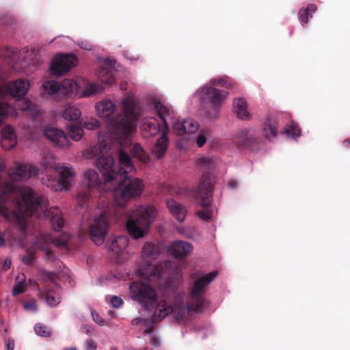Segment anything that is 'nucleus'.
Segmentation results:
<instances>
[{
	"label": "nucleus",
	"instance_id": "a211bd4d",
	"mask_svg": "<svg viewBox=\"0 0 350 350\" xmlns=\"http://www.w3.org/2000/svg\"><path fill=\"white\" fill-rule=\"evenodd\" d=\"M193 250L192 245L183 241H174L169 247L170 253L176 258H180L189 256Z\"/></svg>",
	"mask_w": 350,
	"mask_h": 350
},
{
	"label": "nucleus",
	"instance_id": "e433bc0d",
	"mask_svg": "<svg viewBox=\"0 0 350 350\" xmlns=\"http://www.w3.org/2000/svg\"><path fill=\"white\" fill-rule=\"evenodd\" d=\"M70 137L74 141H79L83 135V130L77 124H71L68 126Z\"/></svg>",
	"mask_w": 350,
	"mask_h": 350
},
{
	"label": "nucleus",
	"instance_id": "13d9d810",
	"mask_svg": "<svg viewBox=\"0 0 350 350\" xmlns=\"http://www.w3.org/2000/svg\"><path fill=\"white\" fill-rule=\"evenodd\" d=\"M228 186L232 189H236L237 187H238V182L236 180H230L228 182Z\"/></svg>",
	"mask_w": 350,
	"mask_h": 350
},
{
	"label": "nucleus",
	"instance_id": "58836bf2",
	"mask_svg": "<svg viewBox=\"0 0 350 350\" xmlns=\"http://www.w3.org/2000/svg\"><path fill=\"white\" fill-rule=\"evenodd\" d=\"M46 301L50 306H56L60 302L59 297L53 291H49L45 295Z\"/></svg>",
	"mask_w": 350,
	"mask_h": 350
},
{
	"label": "nucleus",
	"instance_id": "338daca9",
	"mask_svg": "<svg viewBox=\"0 0 350 350\" xmlns=\"http://www.w3.org/2000/svg\"><path fill=\"white\" fill-rule=\"evenodd\" d=\"M142 321H143V319H141V318H136V319H133L132 320L131 323H132V325H138L140 322H142Z\"/></svg>",
	"mask_w": 350,
	"mask_h": 350
},
{
	"label": "nucleus",
	"instance_id": "20e7f679",
	"mask_svg": "<svg viewBox=\"0 0 350 350\" xmlns=\"http://www.w3.org/2000/svg\"><path fill=\"white\" fill-rule=\"evenodd\" d=\"M132 299L138 301L147 310H152L153 322L161 321L172 312V308L165 301L158 302L156 291L149 284L135 281L130 284Z\"/></svg>",
	"mask_w": 350,
	"mask_h": 350
},
{
	"label": "nucleus",
	"instance_id": "5fc2aeb1",
	"mask_svg": "<svg viewBox=\"0 0 350 350\" xmlns=\"http://www.w3.org/2000/svg\"><path fill=\"white\" fill-rule=\"evenodd\" d=\"M81 330L88 335H91L94 332V329L89 325H83L81 326Z\"/></svg>",
	"mask_w": 350,
	"mask_h": 350
},
{
	"label": "nucleus",
	"instance_id": "aec40b11",
	"mask_svg": "<svg viewBox=\"0 0 350 350\" xmlns=\"http://www.w3.org/2000/svg\"><path fill=\"white\" fill-rule=\"evenodd\" d=\"M166 205L172 215L179 222H183L186 217L187 211L184 206L172 198L167 199Z\"/></svg>",
	"mask_w": 350,
	"mask_h": 350
},
{
	"label": "nucleus",
	"instance_id": "ddd939ff",
	"mask_svg": "<svg viewBox=\"0 0 350 350\" xmlns=\"http://www.w3.org/2000/svg\"><path fill=\"white\" fill-rule=\"evenodd\" d=\"M39 173V168L30 163L17 164L16 167L9 171L8 175L11 180L18 181L26 180Z\"/></svg>",
	"mask_w": 350,
	"mask_h": 350
},
{
	"label": "nucleus",
	"instance_id": "b1692460",
	"mask_svg": "<svg viewBox=\"0 0 350 350\" xmlns=\"http://www.w3.org/2000/svg\"><path fill=\"white\" fill-rule=\"evenodd\" d=\"M247 106V103L244 98H236L234 99L233 109L239 118L247 120L250 117Z\"/></svg>",
	"mask_w": 350,
	"mask_h": 350
},
{
	"label": "nucleus",
	"instance_id": "69168bd1",
	"mask_svg": "<svg viewBox=\"0 0 350 350\" xmlns=\"http://www.w3.org/2000/svg\"><path fill=\"white\" fill-rule=\"evenodd\" d=\"M5 166L3 159L0 157V173L5 170Z\"/></svg>",
	"mask_w": 350,
	"mask_h": 350
},
{
	"label": "nucleus",
	"instance_id": "09e8293b",
	"mask_svg": "<svg viewBox=\"0 0 350 350\" xmlns=\"http://www.w3.org/2000/svg\"><path fill=\"white\" fill-rule=\"evenodd\" d=\"M78 46L83 50L91 51L94 48V45L88 40H82L78 42Z\"/></svg>",
	"mask_w": 350,
	"mask_h": 350
},
{
	"label": "nucleus",
	"instance_id": "c85d7f7f",
	"mask_svg": "<svg viewBox=\"0 0 350 350\" xmlns=\"http://www.w3.org/2000/svg\"><path fill=\"white\" fill-rule=\"evenodd\" d=\"M80 110L75 106L68 105L63 112V118L68 121L75 122L81 116Z\"/></svg>",
	"mask_w": 350,
	"mask_h": 350
},
{
	"label": "nucleus",
	"instance_id": "774afa93",
	"mask_svg": "<svg viewBox=\"0 0 350 350\" xmlns=\"http://www.w3.org/2000/svg\"><path fill=\"white\" fill-rule=\"evenodd\" d=\"M343 144L347 148H350V139H347L343 141Z\"/></svg>",
	"mask_w": 350,
	"mask_h": 350
},
{
	"label": "nucleus",
	"instance_id": "6e6d98bb",
	"mask_svg": "<svg viewBox=\"0 0 350 350\" xmlns=\"http://www.w3.org/2000/svg\"><path fill=\"white\" fill-rule=\"evenodd\" d=\"M53 243L57 247H64L67 244L66 241L60 240L59 239H54Z\"/></svg>",
	"mask_w": 350,
	"mask_h": 350
},
{
	"label": "nucleus",
	"instance_id": "c03bdc74",
	"mask_svg": "<svg viewBox=\"0 0 350 350\" xmlns=\"http://www.w3.org/2000/svg\"><path fill=\"white\" fill-rule=\"evenodd\" d=\"M25 291V286L22 282H17L13 287L12 295L14 296L19 295Z\"/></svg>",
	"mask_w": 350,
	"mask_h": 350
},
{
	"label": "nucleus",
	"instance_id": "6ab92c4d",
	"mask_svg": "<svg viewBox=\"0 0 350 350\" xmlns=\"http://www.w3.org/2000/svg\"><path fill=\"white\" fill-rule=\"evenodd\" d=\"M1 135V146L4 150H10L17 144L16 135L12 126H5L2 129Z\"/></svg>",
	"mask_w": 350,
	"mask_h": 350
},
{
	"label": "nucleus",
	"instance_id": "f3484780",
	"mask_svg": "<svg viewBox=\"0 0 350 350\" xmlns=\"http://www.w3.org/2000/svg\"><path fill=\"white\" fill-rule=\"evenodd\" d=\"M198 123L193 119L176 120L173 122V131L177 135H182L186 133H193L198 129Z\"/></svg>",
	"mask_w": 350,
	"mask_h": 350
},
{
	"label": "nucleus",
	"instance_id": "603ef678",
	"mask_svg": "<svg viewBox=\"0 0 350 350\" xmlns=\"http://www.w3.org/2000/svg\"><path fill=\"white\" fill-rule=\"evenodd\" d=\"M92 319L96 323H97L100 325H103L105 323L104 319L101 318V317L100 316V314L98 313H97L96 312H92Z\"/></svg>",
	"mask_w": 350,
	"mask_h": 350
},
{
	"label": "nucleus",
	"instance_id": "e2e57ef3",
	"mask_svg": "<svg viewBox=\"0 0 350 350\" xmlns=\"http://www.w3.org/2000/svg\"><path fill=\"white\" fill-rule=\"evenodd\" d=\"M46 276L47 277V278L51 281H54L56 280L57 278V275L56 273H53V272H47L46 273Z\"/></svg>",
	"mask_w": 350,
	"mask_h": 350
},
{
	"label": "nucleus",
	"instance_id": "3c124183",
	"mask_svg": "<svg viewBox=\"0 0 350 350\" xmlns=\"http://www.w3.org/2000/svg\"><path fill=\"white\" fill-rule=\"evenodd\" d=\"M206 137L204 134L200 133L196 137V143L198 147H202L206 143Z\"/></svg>",
	"mask_w": 350,
	"mask_h": 350
},
{
	"label": "nucleus",
	"instance_id": "4c0bfd02",
	"mask_svg": "<svg viewBox=\"0 0 350 350\" xmlns=\"http://www.w3.org/2000/svg\"><path fill=\"white\" fill-rule=\"evenodd\" d=\"M119 157L120 165H123L124 167L127 169H129L130 170H131L133 168L131 158L126 152L120 150Z\"/></svg>",
	"mask_w": 350,
	"mask_h": 350
},
{
	"label": "nucleus",
	"instance_id": "49530a36",
	"mask_svg": "<svg viewBox=\"0 0 350 350\" xmlns=\"http://www.w3.org/2000/svg\"><path fill=\"white\" fill-rule=\"evenodd\" d=\"M25 309L36 312L38 310V306L36 302L34 300L26 301L23 305Z\"/></svg>",
	"mask_w": 350,
	"mask_h": 350
},
{
	"label": "nucleus",
	"instance_id": "f704fd0d",
	"mask_svg": "<svg viewBox=\"0 0 350 350\" xmlns=\"http://www.w3.org/2000/svg\"><path fill=\"white\" fill-rule=\"evenodd\" d=\"M131 153L133 157H137L144 163L149 161L148 154L144 151L139 144H134L131 149Z\"/></svg>",
	"mask_w": 350,
	"mask_h": 350
},
{
	"label": "nucleus",
	"instance_id": "c9c22d12",
	"mask_svg": "<svg viewBox=\"0 0 350 350\" xmlns=\"http://www.w3.org/2000/svg\"><path fill=\"white\" fill-rule=\"evenodd\" d=\"M90 189L85 187L82 191L79 192L77 196V202L78 206L83 208L86 205L87 202H88L90 198Z\"/></svg>",
	"mask_w": 350,
	"mask_h": 350
},
{
	"label": "nucleus",
	"instance_id": "a18cd8bd",
	"mask_svg": "<svg viewBox=\"0 0 350 350\" xmlns=\"http://www.w3.org/2000/svg\"><path fill=\"white\" fill-rule=\"evenodd\" d=\"M100 124L97 120H92L91 121H86L83 124V126L89 130H94L100 127Z\"/></svg>",
	"mask_w": 350,
	"mask_h": 350
},
{
	"label": "nucleus",
	"instance_id": "5701e85b",
	"mask_svg": "<svg viewBox=\"0 0 350 350\" xmlns=\"http://www.w3.org/2000/svg\"><path fill=\"white\" fill-rule=\"evenodd\" d=\"M169 144V139L165 133H162L161 136L157 140L152 148V153L160 159L163 157Z\"/></svg>",
	"mask_w": 350,
	"mask_h": 350
},
{
	"label": "nucleus",
	"instance_id": "393cba45",
	"mask_svg": "<svg viewBox=\"0 0 350 350\" xmlns=\"http://www.w3.org/2000/svg\"><path fill=\"white\" fill-rule=\"evenodd\" d=\"M143 126L150 135H154L159 131L165 133V131L167 130V126L166 128L162 126V122H159L157 119L152 118L146 120Z\"/></svg>",
	"mask_w": 350,
	"mask_h": 350
},
{
	"label": "nucleus",
	"instance_id": "2f4dec72",
	"mask_svg": "<svg viewBox=\"0 0 350 350\" xmlns=\"http://www.w3.org/2000/svg\"><path fill=\"white\" fill-rule=\"evenodd\" d=\"M85 177L88 180V187L92 189L100 186V181L98 173L94 170H88L85 172Z\"/></svg>",
	"mask_w": 350,
	"mask_h": 350
},
{
	"label": "nucleus",
	"instance_id": "f8f14e48",
	"mask_svg": "<svg viewBox=\"0 0 350 350\" xmlns=\"http://www.w3.org/2000/svg\"><path fill=\"white\" fill-rule=\"evenodd\" d=\"M77 63L75 55H57L51 62V72L55 76H61L68 72Z\"/></svg>",
	"mask_w": 350,
	"mask_h": 350
},
{
	"label": "nucleus",
	"instance_id": "4d7b16f0",
	"mask_svg": "<svg viewBox=\"0 0 350 350\" xmlns=\"http://www.w3.org/2000/svg\"><path fill=\"white\" fill-rule=\"evenodd\" d=\"M6 350H14V341L12 339H8L6 340Z\"/></svg>",
	"mask_w": 350,
	"mask_h": 350
},
{
	"label": "nucleus",
	"instance_id": "37998d69",
	"mask_svg": "<svg viewBox=\"0 0 350 350\" xmlns=\"http://www.w3.org/2000/svg\"><path fill=\"white\" fill-rule=\"evenodd\" d=\"M197 163L200 166L205 167L209 170L214 167L213 160L208 157L200 158L198 159Z\"/></svg>",
	"mask_w": 350,
	"mask_h": 350
},
{
	"label": "nucleus",
	"instance_id": "473e14b6",
	"mask_svg": "<svg viewBox=\"0 0 350 350\" xmlns=\"http://www.w3.org/2000/svg\"><path fill=\"white\" fill-rule=\"evenodd\" d=\"M44 94L53 95L55 94H60L61 88L59 83L56 81L51 80L44 81L42 84Z\"/></svg>",
	"mask_w": 350,
	"mask_h": 350
},
{
	"label": "nucleus",
	"instance_id": "052dcab7",
	"mask_svg": "<svg viewBox=\"0 0 350 350\" xmlns=\"http://www.w3.org/2000/svg\"><path fill=\"white\" fill-rule=\"evenodd\" d=\"M10 267H11V260L10 259H6L4 261V263L3 265V271H8V269H10Z\"/></svg>",
	"mask_w": 350,
	"mask_h": 350
},
{
	"label": "nucleus",
	"instance_id": "ea45409f",
	"mask_svg": "<svg viewBox=\"0 0 350 350\" xmlns=\"http://www.w3.org/2000/svg\"><path fill=\"white\" fill-rule=\"evenodd\" d=\"M212 85H219L225 88H230L233 86L232 81L228 78L213 79L211 81Z\"/></svg>",
	"mask_w": 350,
	"mask_h": 350
},
{
	"label": "nucleus",
	"instance_id": "cd10ccee",
	"mask_svg": "<svg viewBox=\"0 0 350 350\" xmlns=\"http://www.w3.org/2000/svg\"><path fill=\"white\" fill-rule=\"evenodd\" d=\"M97 75L100 81L106 84L111 85L115 81L112 70L106 66L100 67Z\"/></svg>",
	"mask_w": 350,
	"mask_h": 350
},
{
	"label": "nucleus",
	"instance_id": "f03ea898",
	"mask_svg": "<svg viewBox=\"0 0 350 350\" xmlns=\"http://www.w3.org/2000/svg\"><path fill=\"white\" fill-rule=\"evenodd\" d=\"M84 157L86 159L98 157L95 165L102 174L105 184L117 182V186L113 191L117 206H124L130 200L142 193L144 187L142 180L129 176L126 170L115 165L114 159L109 153L103 151L100 145L92 148Z\"/></svg>",
	"mask_w": 350,
	"mask_h": 350
},
{
	"label": "nucleus",
	"instance_id": "6e6552de",
	"mask_svg": "<svg viewBox=\"0 0 350 350\" xmlns=\"http://www.w3.org/2000/svg\"><path fill=\"white\" fill-rule=\"evenodd\" d=\"M29 88V83L27 80L18 79L9 81L6 84L0 83V97L10 95L15 98L24 97ZM12 107L5 102L0 101V125L12 111Z\"/></svg>",
	"mask_w": 350,
	"mask_h": 350
},
{
	"label": "nucleus",
	"instance_id": "423d86ee",
	"mask_svg": "<svg viewBox=\"0 0 350 350\" xmlns=\"http://www.w3.org/2000/svg\"><path fill=\"white\" fill-rule=\"evenodd\" d=\"M214 177L208 172H204L200 179L199 184L196 189V200L204 208L198 211L196 214L202 219L208 221L211 218L212 213L209 209L211 199L213 193Z\"/></svg>",
	"mask_w": 350,
	"mask_h": 350
},
{
	"label": "nucleus",
	"instance_id": "de8ad7c7",
	"mask_svg": "<svg viewBox=\"0 0 350 350\" xmlns=\"http://www.w3.org/2000/svg\"><path fill=\"white\" fill-rule=\"evenodd\" d=\"M97 92L96 87L94 84L90 85L85 91L82 92L81 96L83 97L89 96Z\"/></svg>",
	"mask_w": 350,
	"mask_h": 350
},
{
	"label": "nucleus",
	"instance_id": "a878e982",
	"mask_svg": "<svg viewBox=\"0 0 350 350\" xmlns=\"http://www.w3.org/2000/svg\"><path fill=\"white\" fill-rule=\"evenodd\" d=\"M129 239L126 236L115 237L109 245V250L116 254H120L128 245Z\"/></svg>",
	"mask_w": 350,
	"mask_h": 350
},
{
	"label": "nucleus",
	"instance_id": "1a4fd4ad",
	"mask_svg": "<svg viewBox=\"0 0 350 350\" xmlns=\"http://www.w3.org/2000/svg\"><path fill=\"white\" fill-rule=\"evenodd\" d=\"M159 254V249L157 245L150 243L144 244L142 248V256L146 262L141 265L137 271V274L148 280L150 278L160 277V269L156 265L150 262L152 260L155 259Z\"/></svg>",
	"mask_w": 350,
	"mask_h": 350
},
{
	"label": "nucleus",
	"instance_id": "8fccbe9b",
	"mask_svg": "<svg viewBox=\"0 0 350 350\" xmlns=\"http://www.w3.org/2000/svg\"><path fill=\"white\" fill-rule=\"evenodd\" d=\"M110 302L113 308H119L123 304V300L118 296H112Z\"/></svg>",
	"mask_w": 350,
	"mask_h": 350
},
{
	"label": "nucleus",
	"instance_id": "bf43d9fd",
	"mask_svg": "<svg viewBox=\"0 0 350 350\" xmlns=\"http://www.w3.org/2000/svg\"><path fill=\"white\" fill-rule=\"evenodd\" d=\"M23 262H26L27 264H31L33 261V256L32 254L28 256H24L23 258Z\"/></svg>",
	"mask_w": 350,
	"mask_h": 350
},
{
	"label": "nucleus",
	"instance_id": "79ce46f5",
	"mask_svg": "<svg viewBox=\"0 0 350 350\" xmlns=\"http://www.w3.org/2000/svg\"><path fill=\"white\" fill-rule=\"evenodd\" d=\"M34 330L36 334L40 336L48 337L51 336V332L49 329L42 324L37 323L34 327Z\"/></svg>",
	"mask_w": 350,
	"mask_h": 350
},
{
	"label": "nucleus",
	"instance_id": "4468645a",
	"mask_svg": "<svg viewBox=\"0 0 350 350\" xmlns=\"http://www.w3.org/2000/svg\"><path fill=\"white\" fill-rule=\"evenodd\" d=\"M260 140L254 130H245L240 132L234 139L238 146L255 151L258 149Z\"/></svg>",
	"mask_w": 350,
	"mask_h": 350
},
{
	"label": "nucleus",
	"instance_id": "4be33fe9",
	"mask_svg": "<svg viewBox=\"0 0 350 350\" xmlns=\"http://www.w3.org/2000/svg\"><path fill=\"white\" fill-rule=\"evenodd\" d=\"M24 53V51H18L16 49L8 48L6 49L5 56L10 59L9 63L14 69H20L22 67L21 63L24 61L23 56Z\"/></svg>",
	"mask_w": 350,
	"mask_h": 350
},
{
	"label": "nucleus",
	"instance_id": "39448f33",
	"mask_svg": "<svg viewBox=\"0 0 350 350\" xmlns=\"http://www.w3.org/2000/svg\"><path fill=\"white\" fill-rule=\"evenodd\" d=\"M155 217L156 209L153 206H137L126 222L129 234L135 239L143 237Z\"/></svg>",
	"mask_w": 350,
	"mask_h": 350
},
{
	"label": "nucleus",
	"instance_id": "864d4df0",
	"mask_svg": "<svg viewBox=\"0 0 350 350\" xmlns=\"http://www.w3.org/2000/svg\"><path fill=\"white\" fill-rule=\"evenodd\" d=\"M96 348H97V345L93 340L88 339L86 341V342H85L86 350H96Z\"/></svg>",
	"mask_w": 350,
	"mask_h": 350
},
{
	"label": "nucleus",
	"instance_id": "2eb2a0df",
	"mask_svg": "<svg viewBox=\"0 0 350 350\" xmlns=\"http://www.w3.org/2000/svg\"><path fill=\"white\" fill-rule=\"evenodd\" d=\"M58 175L57 183L59 190H68L71 186V181L75 175V170L70 166L58 165L55 167Z\"/></svg>",
	"mask_w": 350,
	"mask_h": 350
},
{
	"label": "nucleus",
	"instance_id": "dca6fc26",
	"mask_svg": "<svg viewBox=\"0 0 350 350\" xmlns=\"http://www.w3.org/2000/svg\"><path fill=\"white\" fill-rule=\"evenodd\" d=\"M43 134L58 147L67 148L70 145L68 136L62 130L52 127L46 128L43 130Z\"/></svg>",
	"mask_w": 350,
	"mask_h": 350
},
{
	"label": "nucleus",
	"instance_id": "9d476101",
	"mask_svg": "<svg viewBox=\"0 0 350 350\" xmlns=\"http://www.w3.org/2000/svg\"><path fill=\"white\" fill-rule=\"evenodd\" d=\"M205 94L212 105L211 109H206V116L209 118H216L219 113V107L226 99L228 93L226 91L209 86L206 88Z\"/></svg>",
	"mask_w": 350,
	"mask_h": 350
},
{
	"label": "nucleus",
	"instance_id": "c756f323",
	"mask_svg": "<svg viewBox=\"0 0 350 350\" xmlns=\"http://www.w3.org/2000/svg\"><path fill=\"white\" fill-rule=\"evenodd\" d=\"M154 109L157 111L161 121L162 122V126L166 128V117L170 116V109L167 106L163 105L159 101L155 102Z\"/></svg>",
	"mask_w": 350,
	"mask_h": 350
},
{
	"label": "nucleus",
	"instance_id": "a19ab883",
	"mask_svg": "<svg viewBox=\"0 0 350 350\" xmlns=\"http://www.w3.org/2000/svg\"><path fill=\"white\" fill-rule=\"evenodd\" d=\"M285 133L293 138H296L300 135L301 130L298 125L295 122H291V124L285 129Z\"/></svg>",
	"mask_w": 350,
	"mask_h": 350
},
{
	"label": "nucleus",
	"instance_id": "72a5a7b5",
	"mask_svg": "<svg viewBox=\"0 0 350 350\" xmlns=\"http://www.w3.org/2000/svg\"><path fill=\"white\" fill-rule=\"evenodd\" d=\"M317 8L314 4H309L305 8H301L299 11V18L302 23H307L309 17H312V14L315 12Z\"/></svg>",
	"mask_w": 350,
	"mask_h": 350
},
{
	"label": "nucleus",
	"instance_id": "7ed1b4c3",
	"mask_svg": "<svg viewBox=\"0 0 350 350\" xmlns=\"http://www.w3.org/2000/svg\"><path fill=\"white\" fill-rule=\"evenodd\" d=\"M116 109V105L108 99L101 100L96 105L98 116L107 120L111 132L117 135H129L136 129L140 113L139 104L132 99H125L122 103V112L112 116Z\"/></svg>",
	"mask_w": 350,
	"mask_h": 350
},
{
	"label": "nucleus",
	"instance_id": "0e129e2a",
	"mask_svg": "<svg viewBox=\"0 0 350 350\" xmlns=\"http://www.w3.org/2000/svg\"><path fill=\"white\" fill-rule=\"evenodd\" d=\"M40 163L43 165V167L46 169L48 167H51V161H45V159H43L40 161Z\"/></svg>",
	"mask_w": 350,
	"mask_h": 350
},
{
	"label": "nucleus",
	"instance_id": "680f3d73",
	"mask_svg": "<svg viewBox=\"0 0 350 350\" xmlns=\"http://www.w3.org/2000/svg\"><path fill=\"white\" fill-rule=\"evenodd\" d=\"M5 237L6 233L0 232V247H3L5 245Z\"/></svg>",
	"mask_w": 350,
	"mask_h": 350
},
{
	"label": "nucleus",
	"instance_id": "0eeeda50",
	"mask_svg": "<svg viewBox=\"0 0 350 350\" xmlns=\"http://www.w3.org/2000/svg\"><path fill=\"white\" fill-rule=\"evenodd\" d=\"M217 275V271H212L195 280L190 293V302L187 304L189 311L202 312L208 307V302L204 297L206 288Z\"/></svg>",
	"mask_w": 350,
	"mask_h": 350
},
{
	"label": "nucleus",
	"instance_id": "9b49d317",
	"mask_svg": "<svg viewBox=\"0 0 350 350\" xmlns=\"http://www.w3.org/2000/svg\"><path fill=\"white\" fill-rule=\"evenodd\" d=\"M108 228V217L105 211L96 218L90 227V236L92 241L97 245L103 243Z\"/></svg>",
	"mask_w": 350,
	"mask_h": 350
},
{
	"label": "nucleus",
	"instance_id": "bb28decb",
	"mask_svg": "<svg viewBox=\"0 0 350 350\" xmlns=\"http://www.w3.org/2000/svg\"><path fill=\"white\" fill-rule=\"evenodd\" d=\"M49 213L51 215V223L53 228L56 231H60L64 224V220L60 215V211L57 208H55L53 210H50Z\"/></svg>",
	"mask_w": 350,
	"mask_h": 350
},
{
	"label": "nucleus",
	"instance_id": "7c9ffc66",
	"mask_svg": "<svg viewBox=\"0 0 350 350\" xmlns=\"http://www.w3.org/2000/svg\"><path fill=\"white\" fill-rule=\"evenodd\" d=\"M59 85L61 88L60 94L68 96L77 90V85L74 80L66 79L59 83Z\"/></svg>",
	"mask_w": 350,
	"mask_h": 350
},
{
	"label": "nucleus",
	"instance_id": "412c9836",
	"mask_svg": "<svg viewBox=\"0 0 350 350\" xmlns=\"http://www.w3.org/2000/svg\"><path fill=\"white\" fill-rule=\"evenodd\" d=\"M278 132V124L274 117L269 116L266 119L262 134L269 141L275 138Z\"/></svg>",
	"mask_w": 350,
	"mask_h": 350
},
{
	"label": "nucleus",
	"instance_id": "f257e3e1",
	"mask_svg": "<svg viewBox=\"0 0 350 350\" xmlns=\"http://www.w3.org/2000/svg\"><path fill=\"white\" fill-rule=\"evenodd\" d=\"M46 211L44 196L31 187L17 189L8 182H0V215L16 224L21 241L26 236L29 218L33 214L40 217Z\"/></svg>",
	"mask_w": 350,
	"mask_h": 350
}]
</instances>
